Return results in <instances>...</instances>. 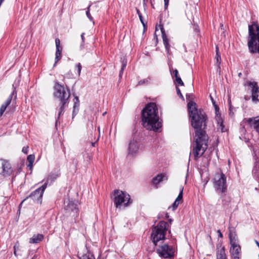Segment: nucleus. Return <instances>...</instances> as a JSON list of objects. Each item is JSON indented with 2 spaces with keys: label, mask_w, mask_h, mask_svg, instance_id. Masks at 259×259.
<instances>
[{
  "label": "nucleus",
  "mask_w": 259,
  "mask_h": 259,
  "mask_svg": "<svg viewBox=\"0 0 259 259\" xmlns=\"http://www.w3.org/2000/svg\"><path fill=\"white\" fill-rule=\"evenodd\" d=\"M188 110L191 125L195 130L194 141L192 144V154L197 160L207 149L208 136L205 132L207 116L202 109H198L195 102H188Z\"/></svg>",
  "instance_id": "f257e3e1"
},
{
  "label": "nucleus",
  "mask_w": 259,
  "mask_h": 259,
  "mask_svg": "<svg viewBox=\"0 0 259 259\" xmlns=\"http://www.w3.org/2000/svg\"><path fill=\"white\" fill-rule=\"evenodd\" d=\"M143 126L148 130L158 131L162 123L158 115V108L154 103L147 104L142 113Z\"/></svg>",
  "instance_id": "f03ea898"
},
{
  "label": "nucleus",
  "mask_w": 259,
  "mask_h": 259,
  "mask_svg": "<svg viewBox=\"0 0 259 259\" xmlns=\"http://www.w3.org/2000/svg\"><path fill=\"white\" fill-rule=\"evenodd\" d=\"M248 46L252 53H259V26L253 23L248 26Z\"/></svg>",
  "instance_id": "7ed1b4c3"
},
{
  "label": "nucleus",
  "mask_w": 259,
  "mask_h": 259,
  "mask_svg": "<svg viewBox=\"0 0 259 259\" xmlns=\"http://www.w3.org/2000/svg\"><path fill=\"white\" fill-rule=\"evenodd\" d=\"M213 186L221 197L225 196L227 192V179L225 175L222 172H217L212 179Z\"/></svg>",
  "instance_id": "20e7f679"
},
{
  "label": "nucleus",
  "mask_w": 259,
  "mask_h": 259,
  "mask_svg": "<svg viewBox=\"0 0 259 259\" xmlns=\"http://www.w3.org/2000/svg\"><path fill=\"white\" fill-rule=\"evenodd\" d=\"M167 227L166 222L160 221L156 227L153 228L151 237L155 245H156V243L160 240L165 239Z\"/></svg>",
  "instance_id": "39448f33"
},
{
  "label": "nucleus",
  "mask_w": 259,
  "mask_h": 259,
  "mask_svg": "<svg viewBox=\"0 0 259 259\" xmlns=\"http://www.w3.org/2000/svg\"><path fill=\"white\" fill-rule=\"evenodd\" d=\"M53 177L54 179H56V178L58 177V175H50L49 178L47 179V182L45 183L43 185H42L39 188L36 189L35 191H34L33 192H32L28 196H27L20 204L21 205L22 203L27 200V199H31L33 201V202L41 204L42 203V197L44 193L45 190H46L48 182L50 179H52V178Z\"/></svg>",
  "instance_id": "423d86ee"
},
{
  "label": "nucleus",
  "mask_w": 259,
  "mask_h": 259,
  "mask_svg": "<svg viewBox=\"0 0 259 259\" xmlns=\"http://www.w3.org/2000/svg\"><path fill=\"white\" fill-rule=\"evenodd\" d=\"M229 239L231 245L230 252L234 259H239L241 255V247L233 228H229Z\"/></svg>",
  "instance_id": "0eeeda50"
},
{
  "label": "nucleus",
  "mask_w": 259,
  "mask_h": 259,
  "mask_svg": "<svg viewBox=\"0 0 259 259\" xmlns=\"http://www.w3.org/2000/svg\"><path fill=\"white\" fill-rule=\"evenodd\" d=\"M113 201L117 208H120L122 205L126 207L132 202L128 194L119 190L114 191Z\"/></svg>",
  "instance_id": "6e6552de"
},
{
  "label": "nucleus",
  "mask_w": 259,
  "mask_h": 259,
  "mask_svg": "<svg viewBox=\"0 0 259 259\" xmlns=\"http://www.w3.org/2000/svg\"><path fill=\"white\" fill-rule=\"evenodd\" d=\"M157 252L160 256L164 258H171L174 255L175 249L167 244L160 245L157 249Z\"/></svg>",
  "instance_id": "1a4fd4ad"
},
{
  "label": "nucleus",
  "mask_w": 259,
  "mask_h": 259,
  "mask_svg": "<svg viewBox=\"0 0 259 259\" xmlns=\"http://www.w3.org/2000/svg\"><path fill=\"white\" fill-rule=\"evenodd\" d=\"M54 95L55 97H69L70 93L67 88L56 82L54 87Z\"/></svg>",
  "instance_id": "9d476101"
},
{
  "label": "nucleus",
  "mask_w": 259,
  "mask_h": 259,
  "mask_svg": "<svg viewBox=\"0 0 259 259\" xmlns=\"http://www.w3.org/2000/svg\"><path fill=\"white\" fill-rule=\"evenodd\" d=\"M64 209L66 213H68L72 217L76 216L78 214V209L77 208V204L69 199L64 201Z\"/></svg>",
  "instance_id": "9b49d317"
},
{
  "label": "nucleus",
  "mask_w": 259,
  "mask_h": 259,
  "mask_svg": "<svg viewBox=\"0 0 259 259\" xmlns=\"http://www.w3.org/2000/svg\"><path fill=\"white\" fill-rule=\"evenodd\" d=\"M247 90L251 93V97H258L259 96V87L257 82L254 80L247 81L245 83Z\"/></svg>",
  "instance_id": "f8f14e48"
},
{
  "label": "nucleus",
  "mask_w": 259,
  "mask_h": 259,
  "mask_svg": "<svg viewBox=\"0 0 259 259\" xmlns=\"http://www.w3.org/2000/svg\"><path fill=\"white\" fill-rule=\"evenodd\" d=\"M12 172L10 163L7 160H0V174L4 176H9Z\"/></svg>",
  "instance_id": "ddd939ff"
},
{
  "label": "nucleus",
  "mask_w": 259,
  "mask_h": 259,
  "mask_svg": "<svg viewBox=\"0 0 259 259\" xmlns=\"http://www.w3.org/2000/svg\"><path fill=\"white\" fill-rule=\"evenodd\" d=\"M211 100L215 110V119L218 123V129H220L222 132H224L226 131V129L223 124V119L219 113V107L216 105L213 98H211Z\"/></svg>",
  "instance_id": "4468645a"
},
{
  "label": "nucleus",
  "mask_w": 259,
  "mask_h": 259,
  "mask_svg": "<svg viewBox=\"0 0 259 259\" xmlns=\"http://www.w3.org/2000/svg\"><path fill=\"white\" fill-rule=\"evenodd\" d=\"M244 121L259 134V116L244 119Z\"/></svg>",
  "instance_id": "2eb2a0df"
},
{
  "label": "nucleus",
  "mask_w": 259,
  "mask_h": 259,
  "mask_svg": "<svg viewBox=\"0 0 259 259\" xmlns=\"http://www.w3.org/2000/svg\"><path fill=\"white\" fill-rule=\"evenodd\" d=\"M140 148V145L134 140H131L128 145V154L133 155L137 153Z\"/></svg>",
  "instance_id": "dca6fc26"
},
{
  "label": "nucleus",
  "mask_w": 259,
  "mask_h": 259,
  "mask_svg": "<svg viewBox=\"0 0 259 259\" xmlns=\"http://www.w3.org/2000/svg\"><path fill=\"white\" fill-rule=\"evenodd\" d=\"M217 259H227L224 246H217Z\"/></svg>",
  "instance_id": "f3484780"
},
{
  "label": "nucleus",
  "mask_w": 259,
  "mask_h": 259,
  "mask_svg": "<svg viewBox=\"0 0 259 259\" xmlns=\"http://www.w3.org/2000/svg\"><path fill=\"white\" fill-rule=\"evenodd\" d=\"M183 187H181L180 188V192L179 193V194L172 205V207L174 210L177 208V207L180 204V201L182 200L183 198Z\"/></svg>",
  "instance_id": "a211bd4d"
},
{
  "label": "nucleus",
  "mask_w": 259,
  "mask_h": 259,
  "mask_svg": "<svg viewBox=\"0 0 259 259\" xmlns=\"http://www.w3.org/2000/svg\"><path fill=\"white\" fill-rule=\"evenodd\" d=\"M161 33H162V39L163 41V44L164 45L165 48L167 52L169 51V45L168 44V38L164 32V28L163 27L160 28Z\"/></svg>",
  "instance_id": "6ab92c4d"
},
{
  "label": "nucleus",
  "mask_w": 259,
  "mask_h": 259,
  "mask_svg": "<svg viewBox=\"0 0 259 259\" xmlns=\"http://www.w3.org/2000/svg\"><path fill=\"white\" fill-rule=\"evenodd\" d=\"M74 106L72 111V118H73L78 113L79 111V98H74Z\"/></svg>",
  "instance_id": "aec40b11"
},
{
  "label": "nucleus",
  "mask_w": 259,
  "mask_h": 259,
  "mask_svg": "<svg viewBox=\"0 0 259 259\" xmlns=\"http://www.w3.org/2000/svg\"><path fill=\"white\" fill-rule=\"evenodd\" d=\"M44 238V236L42 234H38L34 235L33 237L29 239L30 243H37L41 241Z\"/></svg>",
  "instance_id": "412c9836"
},
{
  "label": "nucleus",
  "mask_w": 259,
  "mask_h": 259,
  "mask_svg": "<svg viewBox=\"0 0 259 259\" xmlns=\"http://www.w3.org/2000/svg\"><path fill=\"white\" fill-rule=\"evenodd\" d=\"M68 98H60V104L61 105V107L59 108L58 118H59L62 112H64L65 105L68 103Z\"/></svg>",
  "instance_id": "4be33fe9"
},
{
  "label": "nucleus",
  "mask_w": 259,
  "mask_h": 259,
  "mask_svg": "<svg viewBox=\"0 0 259 259\" xmlns=\"http://www.w3.org/2000/svg\"><path fill=\"white\" fill-rule=\"evenodd\" d=\"M11 102V99L9 98L2 105L0 108V116H2L4 112L5 111L7 107L10 105Z\"/></svg>",
  "instance_id": "5701e85b"
},
{
  "label": "nucleus",
  "mask_w": 259,
  "mask_h": 259,
  "mask_svg": "<svg viewBox=\"0 0 259 259\" xmlns=\"http://www.w3.org/2000/svg\"><path fill=\"white\" fill-rule=\"evenodd\" d=\"M163 177L164 176L162 174L157 175L156 177L153 178L152 180L153 184L156 186L157 185L163 181Z\"/></svg>",
  "instance_id": "b1692460"
},
{
  "label": "nucleus",
  "mask_w": 259,
  "mask_h": 259,
  "mask_svg": "<svg viewBox=\"0 0 259 259\" xmlns=\"http://www.w3.org/2000/svg\"><path fill=\"white\" fill-rule=\"evenodd\" d=\"M62 48L61 49H56V57H55V64H56L59 60L61 58V52H62Z\"/></svg>",
  "instance_id": "393cba45"
},
{
  "label": "nucleus",
  "mask_w": 259,
  "mask_h": 259,
  "mask_svg": "<svg viewBox=\"0 0 259 259\" xmlns=\"http://www.w3.org/2000/svg\"><path fill=\"white\" fill-rule=\"evenodd\" d=\"M35 157L33 155H29L27 156V160L29 162L28 166H29L30 168L32 167L33 162L34 160Z\"/></svg>",
  "instance_id": "a878e982"
},
{
  "label": "nucleus",
  "mask_w": 259,
  "mask_h": 259,
  "mask_svg": "<svg viewBox=\"0 0 259 259\" xmlns=\"http://www.w3.org/2000/svg\"><path fill=\"white\" fill-rule=\"evenodd\" d=\"M80 259H95L94 255L91 253L88 252L84 255H82Z\"/></svg>",
  "instance_id": "bb28decb"
},
{
  "label": "nucleus",
  "mask_w": 259,
  "mask_h": 259,
  "mask_svg": "<svg viewBox=\"0 0 259 259\" xmlns=\"http://www.w3.org/2000/svg\"><path fill=\"white\" fill-rule=\"evenodd\" d=\"M215 59H216V60H217V63L218 64H220V63H221V55H220V54H219V48H218V47H216V56H215Z\"/></svg>",
  "instance_id": "cd10ccee"
},
{
  "label": "nucleus",
  "mask_w": 259,
  "mask_h": 259,
  "mask_svg": "<svg viewBox=\"0 0 259 259\" xmlns=\"http://www.w3.org/2000/svg\"><path fill=\"white\" fill-rule=\"evenodd\" d=\"M175 78V81L177 83V85H181V86L184 85V82L182 81V80L181 79V78L179 76L176 77Z\"/></svg>",
  "instance_id": "c85d7f7f"
},
{
  "label": "nucleus",
  "mask_w": 259,
  "mask_h": 259,
  "mask_svg": "<svg viewBox=\"0 0 259 259\" xmlns=\"http://www.w3.org/2000/svg\"><path fill=\"white\" fill-rule=\"evenodd\" d=\"M75 68L77 71V74L78 76L80 75V72L82 68L81 65L80 63H78L75 65Z\"/></svg>",
  "instance_id": "c756f323"
},
{
  "label": "nucleus",
  "mask_w": 259,
  "mask_h": 259,
  "mask_svg": "<svg viewBox=\"0 0 259 259\" xmlns=\"http://www.w3.org/2000/svg\"><path fill=\"white\" fill-rule=\"evenodd\" d=\"M149 78H146V79H144L141 80L140 81H139L137 85H141L148 83L149 82Z\"/></svg>",
  "instance_id": "7c9ffc66"
},
{
  "label": "nucleus",
  "mask_w": 259,
  "mask_h": 259,
  "mask_svg": "<svg viewBox=\"0 0 259 259\" xmlns=\"http://www.w3.org/2000/svg\"><path fill=\"white\" fill-rule=\"evenodd\" d=\"M91 7V5H90L88 8V10L86 12V14H87V17H88V18L91 20V21H93V17L91 16L90 13V11H89V9H90V8Z\"/></svg>",
  "instance_id": "2f4dec72"
},
{
  "label": "nucleus",
  "mask_w": 259,
  "mask_h": 259,
  "mask_svg": "<svg viewBox=\"0 0 259 259\" xmlns=\"http://www.w3.org/2000/svg\"><path fill=\"white\" fill-rule=\"evenodd\" d=\"M55 43H56V49H57V48H58V49L62 48L60 46V39L59 38H56L55 39Z\"/></svg>",
  "instance_id": "473e14b6"
},
{
  "label": "nucleus",
  "mask_w": 259,
  "mask_h": 259,
  "mask_svg": "<svg viewBox=\"0 0 259 259\" xmlns=\"http://www.w3.org/2000/svg\"><path fill=\"white\" fill-rule=\"evenodd\" d=\"M171 74L175 77L178 76L179 73L178 70L176 69H173L172 71L171 72Z\"/></svg>",
  "instance_id": "72a5a7b5"
},
{
  "label": "nucleus",
  "mask_w": 259,
  "mask_h": 259,
  "mask_svg": "<svg viewBox=\"0 0 259 259\" xmlns=\"http://www.w3.org/2000/svg\"><path fill=\"white\" fill-rule=\"evenodd\" d=\"M137 13L139 15V18L140 19V21L142 23V24H143V25H144V22H143V18H142V15L140 13V11L139 10H137Z\"/></svg>",
  "instance_id": "f704fd0d"
},
{
  "label": "nucleus",
  "mask_w": 259,
  "mask_h": 259,
  "mask_svg": "<svg viewBox=\"0 0 259 259\" xmlns=\"http://www.w3.org/2000/svg\"><path fill=\"white\" fill-rule=\"evenodd\" d=\"M169 1V0H164V9L165 10H166L168 8Z\"/></svg>",
  "instance_id": "c9c22d12"
},
{
  "label": "nucleus",
  "mask_w": 259,
  "mask_h": 259,
  "mask_svg": "<svg viewBox=\"0 0 259 259\" xmlns=\"http://www.w3.org/2000/svg\"><path fill=\"white\" fill-rule=\"evenodd\" d=\"M19 247V243L18 241H17L14 246V250H17V249H18Z\"/></svg>",
  "instance_id": "e433bc0d"
},
{
  "label": "nucleus",
  "mask_w": 259,
  "mask_h": 259,
  "mask_svg": "<svg viewBox=\"0 0 259 259\" xmlns=\"http://www.w3.org/2000/svg\"><path fill=\"white\" fill-rule=\"evenodd\" d=\"M176 90H177V92L178 96H179L180 97H183V95L181 92L180 90L177 86H176Z\"/></svg>",
  "instance_id": "4c0bfd02"
},
{
  "label": "nucleus",
  "mask_w": 259,
  "mask_h": 259,
  "mask_svg": "<svg viewBox=\"0 0 259 259\" xmlns=\"http://www.w3.org/2000/svg\"><path fill=\"white\" fill-rule=\"evenodd\" d=\"M28 147H24L22 149V152L25 154L28 153Z\"/></svg>",
  "instance_id": "58836bf2"
},
{
  "label": "nucleus",
  "mask_w": 259,
  "mask_h": 259,
  "mask_svg": "<svg viewBox=\"0 0 259 259\" xmlns=\"http://www.w3.org/2000/svg\"><path fill=\"white\" fill-rule=\"evenodd\" d=\"M84 33H82L81 34V37L82 43H84Z\"/></svg>",
  "instance_id": "ea45409f"
},
{
  "label": "nucleus",
  "mask_w": 259,
  "mask_h": 259,
  "mask_svg": "<svg viewBox=\"0 0 259 259\" xmlns=\"http://www.w3.org/2000/svg\"><path fill=\"white\" fill-rule=\"evenodd\" d=\"M252 100L254 103H257L259 101L258 98H252Z\"/></svg>",
  "instance_id": "a19ab883"
},
{
  "label": "nucleus",
  "mask_w": 259,
  "mask_h": 259,
  "mask_svg": "<svg viewBox=\"0 0 259 259\" xmlns=\"http://www.w3.org/2000/svg\"><path fill=\"white\" fill-rule=\"evenodd\" d=\"M125 65H126L125 64H122V68H121V71H120L121 72L123 70L124 68L125 67Z\"/></svg>",
  "instance_id": "79ce46f5"
},
{
  "label": "nucleus",
  "mask_w": 259,
  "mask_h": 259,
  "mask_svg": "<svg viewBox=\"0 0 259 259\" xmlns=\"http://www.w3.org/2000/svg\"><path fill=\"white\" fill-rule=\"evenodd\" d=\"M257 171V168H254L253 170V172L254 174L256 175L257 174V172H256Z\"/></svg>",
  "instance_id": "37998d69"
},
{
  "label": "nucleus",
  "mask_w": 259,
  "mask_h": 259,
  "mask_svg": "<svg viewBox=\"0 0 259 259\" xmlns=\"http://www.w3.org/2000/svg\"><path fill=\"white\" fill-rule=\"evenodd\" d=\"M218 232L219 233V237H221V238L223 237V235L221 233V231L220 230H218Z\"/></svg>",
  "instance_id": "c03bdc74"
},
{
  "label": "nucleus",
  "mask_w": 259,
  "mask_h": 259,
  "mask_svg": "<svg viewBox=\"0 0 259 259\" xmlns=\"http://www.w3.org/2000/svg\"><path fill=\"white\" fill-rule=\"evenodd\" d=\"M192 96V95H191V94H187L186 95V97H188V98L191 97Z\"/></svg>",
  "instance_id": "a18cd8bd"
},
{
  "label": "nucleus",
  "mask_w": 259,
  "mask_h": 259,
  "mask_svg": "<svg viewBox=\"0 0 259 259\" xmlns=\"http://www.w3.org/2000/svg\"><path fill=\"white\" fill-rule=\"evenodd\" d=\"M14 255H15L16 256H17V255H17V250H14Z\"/></svg>",
  "instance_id": "49530a36"
},
{
  "label": "nucleus",
  "mask_w": 259,
  "mask_h": 259,
  "mask_svg": "<svg viewBox=\"0 0 259 259\" xmlns=\"http://www.w3.org/2000/svg\"><path fill=\"white\" fill-rule=\"evenodd\" d=\"M241 75H242V73L241 72H240V73H238V76L239 77H241Z\"/></svg>",
  "instance_id": "de8ad7c7"
},
{
  "label": "nucleus",
  "mask_w": 259,
  "mask_h": 259,
  "mask_svg": "<svg viewBox=\"0 0 259 259\" xmlns=\"http://www.w3.org/2000/svg\"><path fill=\"white\" fill-rule=\"evenodd\" d=\"M12 96H15V97L16 96V95L15 94L14 92H13Z\"/></svg>",
  "instance_id": "09e8293b"
},
{
  "label": "nucleus",
  "mask_w": 259,
  "mask_h": 259,
  "mask_svg": "<svg viewBox=\"0 0 259 259\" xmlns=\"http://www.w3.org/2000/svg\"><path fill=\"white\" fill-rule=\"evenodd\" d=\"M92 144L93 146H95V143H92Z\"/></svg>",
  "instance_id": "8fccbe9b"
},
{
  "label": "nucleus",
  "mask_w": 259,
  "mask_h": 259,
  "mask_svg": "<svg viewBox=\"0 0 259 259\" xmlns=\"http://www.w3.org/2000/svg\"><path fill=\"white\" fill-rule=\"evenodd\" d=\"M228 101H229V104H230V103H231V100H230V99H229Z\"/></svg>",
  "instance_id": "3c124183"
},
{
  "label": "nucleus",
  "mask_w": 259,
  "mask_h": 259,
  "mask_svg": "<svg viewBox=\"0 0 259 259\" xmlns=\"http://www.w3.org/2000/svg\"><path fill=\"white\" fill-rule=\"evenodd\" d=\"M169 222L170 223H171V222H172V220H171V219H169Z\"/></svg>",
  "instance_id": "603ef678"
},
{
  "label": "nucleus",
  "mask_w": 259,
  "mask_h": 259,
  "mask_svg": "<svg viewBox=\"0 0 259 259\" xmlns=\"http://www.w3.org/2000/svg\"><path fill=\"white\" fill-rule=\"evenodd\" d=\"M31 259H35L34 257H32Z\"/></svg>",
  "instance_id": "864d4df0"
}]
</instances>
